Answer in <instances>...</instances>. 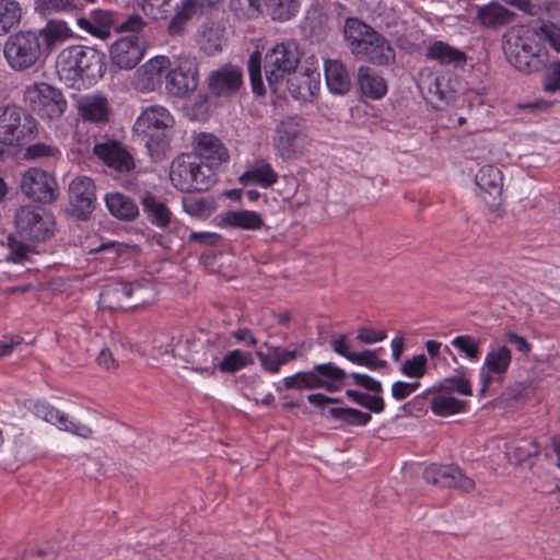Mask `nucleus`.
Instances as JSON below:
<instances>
[{"label":"nucleus","mask_w":560,"mask_h":560,"mask_svg":"<svg viewBox=\"0 0 560 560\" xmlns=\"http://www.w3.org/2000/svg\"><path fill=\"white\" fill-rule=\"evenodd\" d=\"M68 194L71 214L83 221L90 219L96 205L94 182L88 176H78L71 180Z\"/></svg>","instance_id":"9b49d317"},{"label":"nucleus","mask_w":560,"mask_h":560,"mask_svg":"<svg viewBox=\"0 0 560 560\" xmlns=\"http://www.w3.org/2000/svg\"><path fill=\"white\" fill-rule=\"evenodd\" d=\"M503 50L509 62L522 72H530V62L536 57L534 50H520V46L512 45V40H506Z\"/></svg>","instance_id":"c03bdc74"},{"label":"nucleus","mask_w":560,"mask_h":560,"mask_svg":"<svg viewBox=\"0 0 560 560\" xmlns=\"http://www.w3.org/2000/svg\"><path fill=\"white\" fill-rule=\"evenodd\" d=\"M36 417L57 425L60 430L71 432L80 438L90 439L93 435L92 428L86 423L72 421L63 411L44 404L34 406Z\"/></svg>","instance_id":"aec40b11"},{"label":"nucleus","mask_w":560,"mask_h":560,"mask_svg":"<svg viewBox=\"0 0 560 560\" xmlns=\"http://www.w3.org/2000/svg\"><path fill=\"white\" fill-rule=\"evenodd\" d=\"M223 220L230 226L244 230H258L264 225L260 214L249 210L228 211Z\"/></svg>","instance_id":"79ce46f5"},{"label":"nucleus","mask_w":560,"mask_h":560,"mask_svg":"<svg viewBox=\"0 0 560 560\" xmlns=\"http://www.w3.org/2000/svg\"><path fill=\"white\" fill-rule=\"evenodd\" d=\"M428 95L432 105L441 109L455 100V91L445 77H434L429 84Z\"/></svg>","instance_id":"4c0bfd02"},{"label":"nucleus","mask_w":560,"mask_h":560,"mask_svg":"<svg viewBox=\"0 0 560 560\" xmlns=\"http://www.w3.org/2000/svg\"><path fill=\"white\" fill-rule=\"evenodd\" d=\"M20 188L27 198L43 205L56 201L59 196L56 178L37 167H31L24 172Z\"/></svg>","instance_id":"9d476101"},{"label":"nucleus","mask_w":560,"mask_h":560,"mask_svg":"<svg viewBox=\"0 0 560 560\" xmlns=\"http://www.w3.org/2000/svg\"><path fill=\"white\" fill-rule=\"evenodd\" d=\"M170 60L167 57L159 56L151 58L148 62L138 69V79L142 88L154 90L162 82V77Z\"/></svg>","instance_id":"473e14b6"},{"label":"nucleus","mask_w":560,"mask_h":560,"mask_svg":"<svg viewBox=\"0 0 560 560\" xmlns=\"http://www.w3.org/2000/svg\"><path fill=\"white\" fill-rule=\"evenodd\" d=\"M316 376L323 383V388L336 390L334 383L342 382L347 377V373L334 363H322L314 366Z\"/></svg>","instance_id":"8fccbe9b"},{"label":"nucleus","mask_w":560,"mask_h":560,"mask_svg":"<svg viewBox=\"0 0 560 560\" xmlns=\"http://www.w3.org/2000/svg\"><path fill=\"white\" fill-rule=\"evenodd\" d=\"M288 91L298 101L311 102L319 91L320 72L317 68H303L287 77Z\"/></svg>","instance_id":"f3484780"},{"label":"nucleus","mask_w":560,"mask_h":560,"mask_svg":"<svg viewBox=\"0 0 560 560\" xmlns=\"http://www.w3.org/2000/svg\"><path fill=\"white\" fill-rule=\"evenodd\" d=\"M198 85V69L194 60L183 59L166 74V90L177 97L186 96Z\"/></svg>","instance_id":"4468645a"},{"label":"nucleus","mask_w":560,"mask_h":560,"mask_svg":"<svg viewBox=\"0 0 560 560\" xmlns=\"http://www.w3.org/2000/svg\"><path fill=\"white\" fill-rule=\"evenodd\" d=\"M355 58L374 66L386 67L395 63L396 51L390 42L376 31Z\"/></svg>","instance_id":"6ab92c4d"},{"label":"nucleus","mask_w":560,"mask_h":560,"mask_svg":"<svg viewBox=\"0 0 560 560\" xmlns=\"http://www.w3.org/2000/svg\"><path fill=\"white\" fill-rule=\"evenodd\" d=\"M191 155L215 168L230 158L228 149L211 133H200L196 138L195 154Z\"/></svg>","instance_id":"5701e85b"},{"label":"nucleus","mask_w":560,"mask_h":560,"mask_svg":"<svg viewBox=\"0 0 560 560\" xmlns=\"http://www.w3.org/2000/svg\"><path fill=\"white\" fill-rule=\"evenodd\" d=\"M428 59L435 60L441 65H453L462 67L466 63V54L447 43L438 40L430 45L425 54Z\"/></svg>","instance_id":"72a5a7b5"},{"label":"nucleus","mask_w":560,"mask_h":560,"mask_svg":"<svg viewBox=\"0 0 560 560\" xmlns=\"http://www.w3.org/2000/svg\"><path fill=\"white\" fill-rule=\"evenodd\" d=\"M229 342L228 337L215 335L207 340L190 343L189 352L185 358L186 368L198 373L214 375L219 359L229 347Z\"/></svg>","instance_id":"0eeeda50"},{"label":"nucleus","mask_w":560,"mask_h":560,"mask_svg":"<svg viewBox=\"0 0 560 560\" xmlns=\"http://www.w3.org/2000/svg\"><path fill=\"white\" fill-rule=\"evenodd\" d=\"M222 359H219L218 369L222 373L234 374L237 371L252 365L254 363V358L250 352L242 351L240 349H234L226 353L222 354Z\"/></svg>","instance_id":"a19ab883"},{"label":"nucleus","mask_w":560,"mask_h":560,"mask_svg":"<svg viewBox=\"0 0 560 560\" xmlns=\"http://www.w3.org/2000/svg\"><path fill=\"white\" fill-rule=\"evenodd\" d=\"M110 60L118 69H133L143 58L144 39L131 34L117 39L109 49Z\"/></svg>","instance_id":"ddd939ff"},{"label":"nucleus","mask_w":560,"mask_h":560,"mask_svg":"<svg viewBox=\"0 0 560 560\" xmlns=\"http://www.w3.org/2000/svg\"><path fill=\"white\" fill-rule=\"evenodd\" d=\"M143 212L148 220L155 226L165 229L172 220V212L168 207L155 197L152 192H144L140 200Z\"/></svg>","instance_id":"c85d7f7f"},{"label":"nucleus","mask_w":560,"mask_h":560,"mask_svg":"<svg viewBox=\"0 0 560 560\" xmlns=\"http://www.w3.org/2000/svg\"><path fill=\"white\" fill-rule=\"evenodd\" d=\"M376 30L359 18H347L343 25V38L350 52L357 57Z\"/></svg>","instance_id":"393cba45"},{"label":"nucleus","mask_w":560,"mask_h":560,"mask_svg":"<svg viewBox=\"0 0 560 560\" xmlns=\"http://www.w3.org/2000/svg\"><path fill=\"white\" fill-rule=\"evenodd\" d=\"M36 120L22 107L14 104L0 107V142L18 144L36 130Z\"/></svg>","instance_id":"1a4fd4ad"},{"label":"nucleus","mask_w":560,"mask_h":560,"mask_svg":"<svg viewBox=\"0 0 560 560\" xmlns=\"http://www.w3.org/2000/svg\"><path fill=\"white\" fill-rule=\"evenodd\" d=\"M475 184L483 201L493 207L498 203L503 189V175L494 165H485L475 175Z\"/></svg>","instance_id":"412c9836"},{"label":"nucleus","mask_w":560,"mask_h":560,"mask_svg":"<svg viewBox=\"0 0 560 560\" xmlns=\"http://www.w3.org/2000/svg\"><path fill=\"white\" fill-rule=\"evenodd\" d=\"M358 82L362 93L372 100H380L387 92L385 79L376 74L375 71L368 66H361L359 68Z\"/></svg>","instance_id":"7c9ffc66"},{"label":"nucleus","mask_w":560,"mask_h":560,"mask_svg":"<svg viewBox=\"0 0 560 560\" xmlns=\"http://www.w3.org/2000/svg\"><path fill=\"white\" fill-rule=\"evenodd\" d=\"M24 102L42 118L50 120L60 118L67 108L61 91L45 82L27 86Z\"/></svg>","instance_id":"6e6552de"},{"label":"nucleus","mask_w":560,"mask_h":560,"mask_svg":"<svg viewBox=\"0 0 560 560\" xmlns=\"http://www.w3.org/2000/svg\"><path fill=\"white\" fill-rule=\"evenodd\" d=\"M512 353L506 346H501L498 349H493L486 355L482 370L493 373L500 378L504 375L511 364Z\"/></svg>","instance_id":"58836bf2"},{"label":"nucleus","mask_w":560,"mask_h":560,"mask_svg":"<svg viewBox=\"0 0 560 560\" xmlns=\"http://www.w3.org/2000/svg\"><path fill=\"white\" fill-rule=\"evenodd\" d=\"M91 18L96 31H104V38L109 36V28L115 22L114 14L110 11L97 9L91 12Z\"/></svg>","instance_id":"0e129e2a"},{"label":"nucleus","mask_w":560,"mask_h":560,"mask_svg":"<svg viewBox=\"0 0 560 560\" xmlns=\"http://www.w3.org/2000/svg\"><path fill=\"white\" fill-rule=\"evenodd\" d=\"M220 0H186L182 10H179L171 22L168 23L167 31L170 35H180L184 31L186 23L194 15H201L206 11L215 7Z\"/></svg>","instance_id":"bb28decb"},{"label":"nucleus","mask_w":560,"mask_h":560,"mask_svg":"<svg viewBox=\"0 0 560 560\" xmlns=\"http://www.w3.org/2000/svg\"><path fill=\"white\" fill-rule=\"evenodd\" d=\"M73 8H75L74 0H42V2L38 3V9L44 15L50 14L51 12L67 11Z\"/></svg>","instance_id":"774afa93"},{"label":"nucleus","mask_w":560,"mask_h":560,"mask_svg":"<svg viewBox=\"0 0 560 560\" xmlns=\"http://www.w3.org/2000/svg\"><path fill=\"white\" fill-rule=\"evenodd\" d=\"M247 71L253 92L257 95H264L266 93V89L262 79L261 54L258 49L254 50L249 55L247 60Z\"/></svg>","instance_id":"603ef678"},{"label":"nucleus","mask_w":560,"mask_h":560,"mask_svg":"<svg viewBox=\"0 0 560 560\" xmlns=\"http://www.w3.org/2000/svg\"><path fill=\"white\" fill-rule=\"evenodd\" d=\"M126 342L119 332L107 331L105 343L96 357V363L106 371H114L125 357Z\"/></svg>","instance_id":"a878e982"},{"label":"nucleus","mask_w":560,"mask_h":560,"mask_svg":"<svg viewBox=\"0 0 560 560\" xmlns=\"http://www.w3.org/2000/svg\"><path fill=\"white\" fill-rule=\"evenodd\" d=\"M301 133L302 125L298 117H287L277 126L273 144L283 160L296 158Z\"/></svg>","instance_id":"dca6fc26"},{"label":"nucleus","mask_w":560,"mask_h":560,"mask_svg":"<svg viewBox=\"0 0 560 560\" xmlns=\"http://www.w3.org/2000/svg\"><path fill=\"white\" fill-rule=\"evenodd\" d=\"M183 208L191 217L206 218L214 210L213 202L201 197L186 196L182 200Z\"/></svg>","instance_id":"5fc2aeb1"},{"label":"nucleus","mask_w":560,"mask_h":560,"mask_svg":"<svg viewBox=\"0 0 560 560\" xmlns=\"http://www.w3.org/2000/svg\"><path fill=\"white\" fill-rule=\"evenodd\" d=\"M105 203L110 214L118 220L131 222L139 215V208L135 200L124 194H107Z\"/></svg>","instance_id":"c756f323"},{"label":"nucleus","mask_w":560,"mask_h":560,"mask_svg":"<svg viewBox=\"0 0 560 560\" xmlns=\"http://www.w3.org/2000/svg\"><path fill=\"white\" fill-rule=\"evenodd\" d=\"M240 179L245 185L253 182L267 188L277 183L278 175L266 160H256Z\"/></svg>","instance_id":"f704fd0d"},{"label":"nucleus","mask_w":560,"mask_h":560,"mask_svg":"<svg viewBox=\"0 0 560 560\" xmlns=\"http://www.w3.org/2000/svg\"><path fill=\"white\" fill-rule=\"evenodd\" d=\"M287 389H314L323 388V383L316 376L314 368L310 371H301L283 380Z\"/></svg>","instance_id":"3c124183"},{"label":"nucleus","mask_w":560,"mask_h":560,"mask_svg":"<svg viewBox=\"0 0 560 560\" xmlns=\"http://www.w3.org/2000/svg\"><path fill=\"white\" fill-rule=\"evenodd\" d=\"M170 179L183 192L207 191L217 183V168L191 154H183L171 164Z\"/></svg>","instance_id":"f03ea898"},{"label":"nucleus","mask_w":560,"mask_h":560,"mask_svg":"<svg viewBox=\"0 0 560 560\" xmlns=\"http://www.w3.org/2000/svg\"><path fill=\"white\" fill-rule=\"evenodd\" d=\"M539 452L540 447L534 438H523L512 444L508 455L517 464H522L538 456Z\"/></svg>","instance_id":"49530a36"},{"label":"nucleus","mask_w":560,"mask_h":560,"mask_svg":"<svg viewBox=\"0 0 560 560\" xmlns=\"http://www.w3.org/2000/svg\"><path fill=\"white\" fill-rule=\"evenodd\" d=\"M56 68L59 78L71 86L85 79L95 82L106 71V55L93 47L73 45L61 50Z\"/></svg>","instance_id":"f257e3e1"},{"label":"nucleus","mask_w":560,"mask_h":560,"mask_svg":"<svg viewBox=\"0 0 560 560\" xmlns=\"http://www.w3.org/2000/svg\"><path fill=\"white\" fill-rule=\"evenodd\" d=\"M266 8L273 21L285 22L299 12L300 0H266Z\"/></svg>","instance_id":"a18cd8bd"},{"label":"nucleus","mask_w":560,"mask_h":560,"mask_svg":"<svg viewBox=\"0 0 560 560\" xmlns=\"http://www.w3.org/2000/svg\"><path fill=\"white\" fill-rule=\"evenodd\" d=\"M39 35L42 48L49 54L57 44L72 36V31L65 21L50 19L46 25L36 32Z\"/></svg>","instance_id":"cd10ccee"},{"label":"nucleus","mask_w":560,"mask_h":560,"mask_svg":"<svg viewBox=\"0 0 560 560\" xmlns=\"http://www.w3.org/2000/svg\"><path fill=\"white\" fill-rule=\"evenodd\" d=\"M515 14L505 7L492 2L478 11V19L487 27H501L513 22Z\"/></svg>","instance_id":"c9c22d12"},{"label":"nucleus","mask_w":560,"mask_h":560,"mask_svg":"<svg viewBox=\"0 0 560 560\" xmlns=\"http://www.w3.org/2000/svg\"><path fill=\"white\" fill-rule=\"evenodd\" d=\"M3 54L13 70L22 71L33 67L45 52L35 31H20L7 39Z\"/></svg>","instance_id":"423d86ee"},{"label":"nucleus","mask_w":560,"mask_h":560,"mask_svg":"<svg viewBox=\"0 0 560 560\" xmlns=\"http://www.w3.org/2000/svg\"><path fill=\"white\" fill-rule=\"evenodd\" d=\"M8 246L10 249V255L8 257L9 261L21 264L27 259L30 246L25 245L22 241H19L14 236L10 235L8 237Z\"/></svg>","instance_id":"e2e57ef3"},{"label":"nucleus","mask_w":560,"mask_h":560,"mask_svg":"<svg viewBox=\"0 0 560 560\" xmlns=\"http://www.w3.org/2000/svg\"><path fill=\"white\" fill-rule=\"evenodd\" d=\"M14 224L22 240L40 243L54 236L56 221L47 209L24 205L15 210Z\"/></svg>","instance_id":"20e7f679"},{"label":"nucleus","mask_w":560,"mask_h":560,"mask_svg":"<svg viewBox=\"0 0 560 560\" xmlns=\"http://www.w3.org/2000/svg\"><path fill=\"white\" fill-rule=\"evenodd\" d=\"M328 412L332 419L340 420L343 424L350 427H364L372 420L370 412L350 407H332Z\"/></svg>","instance_id":"37998d69"},{"label":"nucleus","mask_w":560,"mask_h":560,"mask_svg":"<svg viewBox=\"0 0 560 560\" xmlns=\"http://www.w3.org/2000/svg\"><path fill=\"white\" fill-rule=\"evenodd\" d=\"M303 346L304 343H302L300 348L287 349L266 341L262 343V347L267 351L258 350L255 354L259 361L260 368L265 372L278 374L282 365L294 361L298 357H302L301 348H303Z\"/></svg>","instance_id":"4be33fe9"},{"label":"nucleus","mask_w":560,"mask_h":560,"mask_svg":"<svg viewBox=\"0 0 560 560\" xmlns=\"http://www.w3.org/2000/svg\"><path fill=\"white\" fill-rule=\"evenodd\" d=\"M154 295V288L148 280L121 283L115 288L107 287L101 293V296L105 300L124 296L130 300L129 307H138L150 303Z\"/></svg>","instance_id":"a211bd4d"},{"label":"nucleus","mask_w":560,"mask_h":560,"mask_svg":"<svg viewBox=\"0 0 560 560\" xmlns=\"http://www.w3.org/2000/svg\"><path fill=\"white\" fill-rule=\"evenodd\" d=\"M186 0H143L142 10L154 20L166 19L172 12L182 10Z\"/></svg>","instance_id":"ea45409f"},{"label":"nucleus","mask_w":560,"mask_h":560,"mask_svg":"<svg viewBox=\"0 0 560 560\" xmlns=\"http://www.w3.org/2000/svg\"><path fill=\"white\" fill-rule=\"evenodd\" d=\"M467 401L452 396L438 395L431 399V410L440 417L456 415L465 410Z\"/></svg>","instance_id":"de8ad7c7"},{"label":"nucleus","mask_w":560,"mask_h":560,"mask_svg":"<svg viewBox=\"0 0 560 560\" xmlns=\"http://www.w3.org/2000/svg\"><path fill=\"white\" fill-rule=\"evenodd\" d=\"M94 153L117 172H128L135 167L132 156L116 141L96 144Z\"/></svg>","instance_id":"b1692460"},{"label":"nucleus","mask_w":560,"mask_h":560,"mask_svg":"<svg viewBox=\"0 0 560 560\" xmlns=\"http://www.w3.org/2000/svg\"><path fill=\"white\" fill-rule=\"evenodd\" d=\"M351 362L373 371L384 369L387 365L385 360L378 358L376 350L370 349L357 352L355 355H352Z\"/></svg>","instance_id":"13d9d810"},{"label":"nucleus","mask_w":560,"mask_h":560,"mask_svg":"<svg viewBox=\"0 0 560 560\" xmlns=\"http://www.w3.org/2000/svg\"><path fill=\"white\" fill-rule=\"evenodd\" d=\"M57 154H59V149L56 145L45 142H36L25 149L24 158L26 160H37L55 156Z\"/></svg>","instance_id":"680f3d73"},{"label":"nucleus","mask_w":560,"mask_h":560,"mask_svg":"<svg viewBox=\"0 0 560 560\" xmlns=\"http://www.w3.org/2000/svg\"><path fill=\"white\" fill-rule=\"evenodd\" d=\"M230 9L238 20L257 18L261 12V0H230Z\"/></svg>","instance_id":"6e6d98bb"},{"label":"nucleus","mask_w":560,"mask_h":560,"mask_svg":"<svg viewBox=\"0 0 560 560\" xmlns=\"http://www.w3.org/2000/svg\"><path fill=\"white\" fill-rule=\"evenodd\" d=\"M427 357L418 354L407 359L401 365V372L408 377L420 378L427 373Z\"/></svg>","instance_id":"bf43d9fd"},{"label":"nucleus","mask_w":560,"mask_h":560,"mask_svg":"<svg viewBox=\"0 0 560 560\" xmlns=\"http://www.w3.org/2000/svg\"><path fill=\"white\" fill-rule=\"evenodd\" d=\"M79 110L84 120L102 122L107 120L108 104L101 95L86 96L80 102Z\"/></svg>","instance_id":"e433bc0d"},{"label":"nucleus","mask_w":560,"mask_h":560,"mask_svg":"<svg viewBox=\"0 0 560 560\" xmlns=\"http://www.w3.org/2000/svg\"><path fill=\"white\" fill-rule=\"evenodd\" d=\"M423 478L428 483L441 488H454L463 492H471L475 481L466 476L457 465L432 464L423 470Z\"/></svg>","instance_id":"f8f14e48"},{"label":"nucleus","mask_w":560,"mask_h":560,"mask_svg":"<svg viewBox=\"0 0 560 560\" xmlns=\"http://www.w3.org/2000/svg\"><path fill=\"white\" fill-rule=\"evenodd\" d=\"M452 346L463 352L469 360L476 361L480 355V341L472 336H457L452 340Z\"/></svg>","instance_id":"4d7b16f0"},{"label":"nucleus","mask_w":560,"mask_h":560,"mask_svg":"<svg viewBox=\"0 0 560 560\" xmlns=\"http://www.w3.org/2000/svg\"><path fill=\"white\" fill-rule=\"evenodd\" d=\"M346 396L357 405L366 408L370 412L381 413L385 410V401L381 395H371L354 389H347Z\"/></svg>","instance_id":"864d4df0"},{"label":"nucleus","mask_w":560,"mask_h":560,"mask_svg":"<svg viewBox=\"0 0 560 560\" xmlns=\"http://www.w3.org/2000/svg\"><path fill=\"white\" fill-rule=\"evenodd\" d=\"M243 86V70L241 67L225 63L210 72L208 77L209 91L215 96H231Z\"/></svg>","instance_id":"2eb2a0df"},{"label":"nucleus","mask_w":560,"mask_h":560,"mask_svg":"<svg viewBox=\"0 0 560 560\" xmlns=\"http://www.w3.org/2000/svg\"><path fill=\"white\" fill-rule=\"evenodd\" d=\"M174 118L163 106L153 105L147 107L137 118L133 129L140 141L148 149L150 156L164 151L170 143L166 130L172 128Z\"/></svg>","instance_id":"7ed1b4c3"},{"label":"nucleus","mask_w":560,"mask_h":560,"mask_svg":"<svg viewBox=\"0 0 560 560\" xmlns=\"http://www.w3.org/2000/svg\"><path fill=\"white\" fill-rule=\"evenodd\" d=\"M441 389L446 392H457L466 396L471 395L470 382L463 373L445 378L441 384Z\"/></svg>","instance_id":"052dcab7"},{"label":"nucleus","mask_w":560,"mask_h":560,"mask_svg":"<svg viewBox=\"0 0 560 560\" xmlns=\"http://www.w3.org/2000/svg\"><path fill=\"white\" fill-rule=\"evenodd\" d=\"M324 72L327 88L331 93L345 94L349 91L351 82L342 62L338 60H326L324 63Z\"/></svg>","instance_id":"2f4dec72"},{"label":"nucleus","mask_w":560,"mask_h":560,"mask_svg":"<svg viewBox=\"0 0 560 560\" xmlns=\"http://www.w3.org/2000/svg\"><path fill=\"white\" fill-rule=\"evenodd\" d=\"M300 59L301 54L294 42L278 43L267 50L264 58V72L273 91L296 70Z\"/></svg>","instance_id":"39448f33"},{"label":"nucleus","mask_w":560,"mask_h":560,"mask_svg":"<svg viewBox=\"0 0 560 560\" xmlns=\"http://www.w3.org/2000/svg\"><path fill=\"white\" fill-rule=\"evenodd\" d=\"M542 88L546 92L560 91V62H552L545 74Z\"/></svg>","instance_id":"69168bd1"},{"label":"nucleus","mask_w":560,"mask_h":560,"mask_svg":"<svg viewBox=\"0 0 560 560\" xmlns=\"http://www.w3.org/2000/svg\"><path fill=\"white\" fill-rule=\"evenodd\" d=\"M350 377L357 386L363 387L372 393L371 395H380L383 392L382 383L366 374L351 373Z\"/></svg>","instance_id":"338daca9"},{"label":"nucleus","mask_w":560,"mask_h":560,"mask_svg":"<svg viewBox=\"0 0 560 560\" xmlns=\"http://www.w3.org/2000/svg\"><path fill=\"white\" fill-rule=\"evenodd\" d=\"M21 8L16 1L0 0V35L9 33L21 21Z\"/></svg>","instance_id":"09e8293b"}]
</instances>
